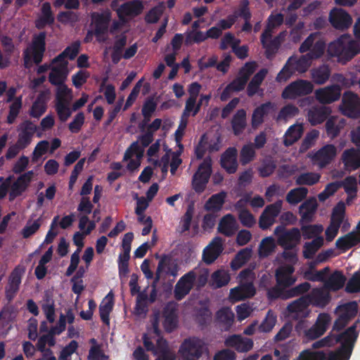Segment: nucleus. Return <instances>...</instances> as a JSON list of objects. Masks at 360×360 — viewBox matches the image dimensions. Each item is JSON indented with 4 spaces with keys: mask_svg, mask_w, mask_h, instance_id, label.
<instances>
[{
    "mask_svg": "<svg viewBox=\"0 0 360 360\" xmlns=\"http://www.w3.org/2000/svg\"><path fill=\"white\" fill-rule=\"evenodd\" d=\"M275 243L272 237H266L262 239L259 245V254L262 257H267L274 251Z\"/></svg>",
    "mask_w": 360,
    "mask_h": 360,
    "instance_id": "69168bd1",
    "label": "nucleus"
},
{
    "mask_svg": "<svg viewBox=\"0 0 360 360\" xmlns=\"http://www.w3.org/2000/svg\"><path fill=\"white\" fill-rule=\"evenodd\" d=\"M276 168V164L272 159L264 160L259 167L258 172L260 176L264 178L271 176Z\"/></svg>",
    "mask_w": 360,
    "mask_h": 360,
    "instance_id": "13d9d810",
    "label": "nucleus"
},
{
    "mask_svg": "<svg viewBox=\"0 0 360 360\" xmlns=\"http://www.w3.org/2000/svg\"><path fill=\"white\" fill-rule=\"evenodd\" d=\"M196 279V274L190 271L182 276L177 281L174 289V297L176 300H182L194 286Z\"/></svg>",
    "mask_w": 360,
    "mask_h": 360,
    "instance_id": "9d476101",
    "label": "nucleus"
},
{
    "mask_svg": "<svg viewBox=\"0 0 360 360\" xmlns=\"http://www.w3.org/2000/svg\"><path fill=\"white\" fill-rule=\"evenodd\" d=\"M302 236L304 239H310L316 237L323 231L321 225H303L301 227Z\"/></svg>",
    "mask_w": 360,
    "mask_h": 360,
    "instance_id": "338daca9",
    "label": "nucleus"
},
{
    "mask_svg": "<svg viewBox=\"0 0 360 360\" xmlns=\"http://www.w3.org/2000/svg\"><path fill=\"white\" fill-rule=\"evenodd\" d=\"M342 89L338 84H332L315 91L316 99L321 104H330L340 99Z\"/></svg>",
    "mask_w": 360,
    "mask_h": 360,
    "instance_id": "f8f14e48",
    "label": "nucleus"
},
{
    "mask_svg": "<svg viewBox=\"0 0 360 360\" xmlns=\"http://www.w3.org/2000/svg\"><path fill=\"white\" fill-rule=\"evenodd\" d=\"M246 115V111L244 109H239L233 116L231 127L236 136L241 134L245 130L247 126Z\"/></svg>",
    "mask_w": 360,
    "mask_h": 360,
    "instance_id": "e433bc0d",
    "label": "nucleus"
},
{
    "mask_svg": "<svg viewBox=\"0 0 360 360\" xmlns=\"http://www.w3.org/2000/svg\"><path fill=\"white\" fill-rule=\"evenodd\" d=\"M289 58H292L290 66L293 69L295 73L296 72L300 73L305 72L311 65L312 60L307 54L302 55L300 58L292 56Z\"/></svg>",
    "mask_w": 360,
    "mask_h": 360,
    "instance_id": "ea45409f",
    "label": "nucleus"
},
{
    "mask_svg": "<svg viewBox=\"0 0 360 360\" xmlns=\"http://www.w3.org/2000/svg\"><path fill=\"white\" fill-rule=\"evenodd\" d=\"M317 202L315 198L305 200L299 207V213L301 215V221L303 223L311 222L317 209Z\"/></svg>",
    "mask_w": 360,
    "mask_h": 360,
    "instance_id": "c756f323",
    "label": "nucleus"
},
{
    "mask_svg": "<svg viewBox=\"0 0 360 360\" xmlns=\"http://www.w3.org/2000/svg\"><path fill=\"white\" fill-rule=\"evenodd\" d=\"M234 314L229 307H222L216 313V321L224 330H229L234 321Z\"/></svg>",
    "mask_w": 360,
    "mask_h": 360,
    "instance_id": "c9c22d12",
    "label": "nucleus"
},
{
    "mask_svg": "<svg viewBox=\"0 0 360 360\" xmlns=\"http://www.w3.org/2000/svg\"><path fill=\"white\" fill-rule=\"evenodd\" d=\"M212 172V160L206 157L199 165L197 172L193 176L192 186L194 191L200 193L205 189Z\"/></svg>",
    "mask_w": 360,
    "mask_h": 360,
    "instance_id": "6e6552de",
    "label": "nucleus"
},
{
    "mask_svg": "<svg viewBox=\"0 0 360 360\" xmlns=\"http://www.w3.org/2000/svg\"><path fill=\"white\" fill-rule=\"evenodd\" d=\"M342 161L347 169L356 170L360 167V150L347 149L343 152Z\"/></svg>",
    "mask_w": 360,
    "mask_h": 360,
    "instance_id": "f704fd0d",
    "label": "nucleus"
},
{
    "mask_svg": "<svg viewBox=\"0 0 360 360\" xmlns=\"http://www.w3.org/2000/svg\"><path fill=\"white\" fill-rule=\"evenodd\" d=\"M96 220L90 221L86 215H80L79 218L78 227L83 231V233L87 236L96 228Z\"/></svg>",
    "mask_w": 360,
    "mask_h": 360,
    "instance_id": "052dcab7",
    "label": "nucleus"
},
{
    "mask_svg": "<svg viewBox=\"0 0 360 360\" xmlns=\"http://www.w3.org/2000/svg\"><path fill=\"white\" fill-rule=\"evenodd\" d=\"M281 44V38L279 36L274 37L264 42V44H262L263 48L265 49V56L267 59L271 60L274 58L275 54L277 53Z\"/></svg>",
    "mask_w": 360,
    "mask_h": 360,
    "instance_id": "8fccbe9b",
    "label": "nucleus"
},
{
    "mask_svg": "<svg viewBox=\"0 0 360 360\" xmlns=\"http://www.w3.org/2000/svg\"><path fill=\"white\" fill-rule=\"evenodd\" d=\"M314 85L311 82L297 79L287 85L281 93L282 98L285 100H295L298 98L306 96L312 93Z\"/></svg>",
    "mask_w": 360,
    "mask_h": 360,
    "instance_id": "20e7f679",
    "label": "nucleus"
},
{
    "mask_svg": "<svg viewBox=\"0 0 360 360\" xmlns=\"http://www.w3.org/2000/svg\"><path fill=\"white\" fill-rule=\"evenodd\" d=\"M337 310L340 312V316L344 319L350 321L356 316L358 312V304L356 301H352L340 305Z\"/></svg>",
    "mask_w": 360,
    "mask_h": 360,
    "instance_id": "c03bdc74",
    "label": "nucleus"
},
{
    "mask_svg": "<svg viewBox=\"0 0 360 360\" xmlns=\"http://www.w3.org/2000/svg\"><path fill=\"white\" fill-rule=\"evenodd\" d=\"M226 197L225 191H221L218 193L212 195L206 202L205 207L207 210L218 211L221 210L224 204Z\"/></svg>",
    "mask_w": 360,
    "mask_h": 360,
    "instance_id": "37998d69",
    "label": "nucleus"
},
{
    "mask_svg": "<svg viewBox=\"0 0 360 360\" xmlns=\"http://www.w3.org/2000/svg\"><path fill=\"white\" fill-rule=\"evenodd\" d=\"M34 176L32 170L21 174L12 184L9 193L10 200L21 195L27 188Z\"/></svg>",
    "mask_w": 360,
    "mask_h": 360,
    "instance_id": "a211bd4d",
    "label": "nucleus"
},
{
    "mask_svg": "<svg viewBox=\"0 0 360 360\" xmlns=\"http://www.w3.org/2000/svg\"><path fill=\"white\" fill-rule=\"evenodd\" d=\"M356 323L349 326L344 332L336 335V344L340 347L335 352H330L326 357L323 351L311 352L304 350L299 355L300 360H349L352 355L355 342L359 337Z\"/></svg>",
    "mask_w": 360,
    "mask_h": 360,
    "instance_id": "f257e3e1",
    "label": "nucleus"
},
{
    "mask_svg": "<svg viewBox=\"0 0 360 360\" xmlns=\"http://www.w3.org/2000/svg\"><path fill=\"white\" fill-rule=\"evenodd\" d=\"M256 292L255 288L252 283H246L231 290L232 299L240 301L252 297Z\"/></svg>",
    "mask_w": 360,
    "mask_h": 360,
    "instance_id": "7c9ffc66",
    "label": "nucleus"
},
{
    "mask_svg": "<svg viewBox=\"0 0 360 360\" xmlns=\"http://www.w3.org/2000/svg\"><path fill=\"white\" fill-rule=\"evenodd\" d=\"M346 281V277L342 271H334L325 281V287L332 291H338L343 288Z\"/></svg>",
    "mask_w": 360,
    "mask_h": 360,
    "instance_id": "4c0bfd02",
    "label": "nucleus"
},
{
    "mask_svg": "<svg viewBox=\"0 0 360 360\" xmlns=\"http://www.w3.org/2000/svg\"><path fill=\"white\" fill-rule=\"evenodd\" d=\"M307 297L310 304L321 308L328 305L331 300L330 293L321 288L313 289Z\"/></svg>",
    "mask_w": 360,
    "mask_h": 360,
    "instance_id": "cd10ccee",
    "label": "nucleus"
},
{
    "mask_svg": "<svg viewBox=\"0 0 360 360\" xmlns=\"http://www.w3.org/2000/svg\"><path fill=\"white\" fill-rule=\"evenodd\" d=\"M208 350L204 340L198 337L186 338L180 345L179 352L182 360H199Z\"/></svg>",
    "mask_w": 360,
    "mask_h": 360,
    "instance_id": "7ed1b4c3",
    "label": "nucleus"
},
{
    "mask_svg": "<svg viewBox=\"0 0 360 360\" xmlns=\"http://www.w3.org/2000/svg\"><path fill=\"white\" fill-rule=\"evenodd\" d=\"M312 81L319 85L325 84L330 78L331 70L328 65L322 64L310 70Z\"/></svg>",
    "mask_w": 360,
    "mask_h": 360,
    "instance_id": "72a5a7b5",
    "label": "nucleus"
},
{
    "mask_svg": "<svg viewBox=\"0 0 360 360\" xmlns=\"http://www.w3.org/2000/svg\"><path fill=\"white\" fill-rule=\"evenodd\" d=\"M91 20L95 27L94 33L97 37L107 34L111 20V13L108 10L102 13H92Z\"/></svg>",
    "mask_w": 360,
    "mask_h": 360,
    "instance_id": "f3484780",
    "label": "nucleus"
},
{
    "mask_svg": "<svg viewBox=\"0 0 360 360\" xmlns=\"http://www.w3.org/2000/svg\"><path fill=\"white\" fill-rule=\"evenodd\" d=\"M319 34L316 32L311 33L301 44L299 51L304 53L309 51L307 54L311 60L321 58L326 50V43L323 39H318Z\"/></svg>",
    "mask_w": 360,
    "mask_h": 360,
    "instance_id": "0eeeda50",
    "label": "nucleus"
},
{
    "mask_svg": "<svg viewBox=\"0 0 360 360\" xmlns=\"http://www.w3.org/2000/svg\"><path fill=\"white\" fill-rule=\"evenodd\" d=\"M56 111L59 120L62 122H65L71 116L72 110L69 107V101L68 102H56L55 105Z\"/></svg>",
    "mask_w": 360,
    "mask_h": 360,
    "instance_id": "864d4df0",
    "label": "nucleus"
},
{
    "mask_svg": "<svg viewBox=\"0 0 360 360\" xmlns=\"http://www.w3.org/2000/svg\"><path fill=\"white\" fill-rule=\"evenodd\" d=\"M295 268L292 264H284L278 266L275 271L276 283L283 288H290L296 282L297 278L293 276Z\"/></svg>",
    "mask_w": 360,
    "mask_h": 360,
    "instance_id": "4468645a",
    "label": "nucleus"
},
{
    "mask_svg": "<svg viewBox=\"0 0 360 360\" xmlns=\"http://www.w3.org/2000/svg\"><path fill=\"white\" fill-rule=\"evenodd\" d=\"M302 134V127L300 124L290 126L285 134L283 144L285 146H290L297 142Z\"/></svg>",
    "mask_w": 360,
    "mask_h": 360,
    "instance_id": "79ce46f5",
    "label": "nucleus"
},
{
    "mask_svg": "<svg viewBox=\"0 0 360 360\" xmlns=\"http://www.w3.org/2000/svg\"><path fill=\"white\" fill-rule=\"evenodd\" d=\"M335 155L336 148L332 144H328L316 152L312 159L323 168L330 164Z\"/></svg>",
    "mask_w": 360,
    "mask_h": 360,
    "instance_id": "b1692460",
    "label": "nucleus"
},
{
    "mask_svg": "<svg viewBox=\"0 0 360 360\" xmlns=\"http://www.w3.org/2000/svg\"><path fill=\"white\" fill-rule=\"evenodd\" d=\"M223 244L220 237H215L203 250L202 260L207 264H212L222 252Z\"/></svg>",
    "mask_w": 360,
    "mask_h": 360,
    "instance_id": "6ab92c4d",
    "label": "nucleus"
},
{
    "mask_svg": "<svg viewBox=\"0 0 360 360\" xmlns=\"http://www.w3.org/2000/svg\"><path fill=\"white\" fill-rule=\"evenodd\" d=\"M321 175L315 172H304L297 176L295 179L297 185L313 186L320 180Z\"/></svg>",
    "mask_w": 360,
    "mask_h": 360,
    "instance_id": "3c124183",
    "label": "nucleus"
},
{
    "mask_svg": "<svg viewBox=\"0 0 360 360\" xmlns=\"http://www.w3.org/2000/svg\"><path fill=\"white\" fill-rule=\"evenodd\" d=\"M256 157L255 149L253 144L249 143L243 145L240 151L239 160L243 166H245L255 160Z\"/></svg>",
    "mask_w": 360,
    "mask_h": 360,
    "instance_id": "a18cd8bd",
    "label": "nucleus"
},
{
    "mask_svg": "<svg viewBox=\"0 0 360 360\" xmlns=\"http://www.w3.org/2000/svg\"><path fill=\"white\" fill-rule=\"evenodd\" d=\"M345 291L349 293L360 292V274L355 272L352 277L348 281Z\"/></svg>",
    "mask_w": 360,
    "mask_h": 360,
    "instance_id": "774afa93",
    "label": "nucleus"
},
{
    "mask_svg": "<svg viewBox=\"0 0 360 360\" xmlns=\"http://www.w3.org/2000/svg\"><path fill=\"white\" fill-rule=\"evenodd\" d=\"M143 343L146 349L151 352L157 358L165 359V360H174V355L170 352L168 343L162 337H158L156 340V345H154L150 338L146 334L143 335Z\"/></svg>",
    "mask_w": 360,
    "mask_h": 360,
    "instance_id": "423d86ee",
    "label": "nucleus"
},
{
    "mask_svg": "<svg viewBox=\"0 0 360 360\" xmlns=\"http://www.w3.org/2000/svg\"><path fill=\"white\" fill-rule=\"evenodd\" d=\"M230 276L228 274L222 271H216L212 275V285L215 288H221L229 283Z\"/></svg>",
    "mask_w": 360,
    "mask_h": 360,
    "instance_id": "bf43d9fd",
    "label": "nucleus"
},
{
    "mask_svg": "<svg viewBox=\"0 0 360 360\" xmlns=\"http://www.w3.org/2000/svg\"><path fill=\"white\" fill-rule=\"evenodd\" d=\"M252 256V249L245 248L236 255L235 257L231 262V267L233 270H238L241 268Z\"/></svg>",
    "mask_w": 360,
    "mask_h": 360,
    "instance_id": "a19ab883",
    "label": "nucleus"
},
{
    "mask_svg": "<svg viewBox=\"0 0 360 360\" xmlns=\"http://www.w3.org/2000/svg\"><path fill=\"white\" fill-rule=\"evenodd\" d=\"M309 305V298L307 295L302 296L289 304L287 309L292 319L304 318L307 316V309Z\"/></svg>",
    "mask_w": 360,
    "mask_h": 360,
    "instance_id": "a878e982",
    "label": "nucleus"
},
{
    "mask_svg": "<svg viewBox=\"0 0 360 360\" xmlns=\"http://www.w3.org/2000/svg\"><path fill=\"white\" fill-rule=\"evenodd\" d=\"M330 268L326 266L320 271L313 272L307 270L304 273V278L311 281H326V275L329 273Z\"/></svg>",
    "mask_w": 360,
    "mask_h": 360,
    "instance_id": "680f3d73",
    "label": "nucleus"
},
{
    "mask_svg": "<svg viewBox=\"0 0 360 360\" xmlns=\"http://www.w3.org/2000/svg\"><path fill=\"white\" fill-rule=\"evenodd\" d=\"M308 193L305 187H297L290 190L286 195V201L291 205H296L304 200Z\"/></svg>",
    "mask_w": 360,
    "mask_h": 360,
    "instance_id": "49530a36",
    "label": "nucleus"
},
{
    "mask_svg": "<svg viewBox=\"0 0 360 360\" xmlns=\"http://www.w3.org/2000/svg\"><path fill=\"white\" fill-rule=\"evenodd\" d=\"M22 108V97L16 98L9 107V112L7 116V122L13 124L18 117L20 109Z\"/></svg>",
    "mask_w": 360,
    "mask_h": 360,
    "instance_id": "4d7b16f0",
    "label": "nucleus"
},
{
    "mask_svg": "<svg viewBox=\"0 0 360 360\" xmlns=\"http://www.w3.org/2000/svg\"><path fill=\"white\" fill-rule=\"evenodd\" d=\"M46 32H41L34 36L32 44L33 61L35 64H39L44 57L46 51Z\"/></svg>",
    "mask_w": 360,
    "mask_h": 360,
    "instance_id": "393cba45",
    "label": "nucleus"
},
{
    "mask_svg": "<svg viewBox=\"0 0 360 360\" xmlns=\"http://www.w3.org/2000/svg\"><path fill=\"white\" fill-rule=\"evenodd\" d=\"M46 110V103L42 94H39L32 103L30 115L34 118H39Z\"/></svg>",
    "mask_w": 360,
    "mask_h": 360,
    "instance_id": "de8ad7c7",
    "label": "nucleus"
},
{
    "mask_svg": "<svg viewBox=\"0 0 360 360\" xmlns=\"http://www.w3.org/2000/svg\"><path fill=\"white\" fill-rule=\"evenodd\" d=\"M345 215V205L343 202H338L333 210L330 224L340 227Z\"/></svg>",
    "mask_w": 360,
    "mask_h": 360,
    "instance_id": "603ef678",
    "label": "nucleus"
},
{
    "mask_svg": "<svg viewBox=\"0 0 360 360\" xmlns=\"http://www.w3.org/2000/svg\"><path fill=\"white\" fill-rule=\"evenodd\" d=\"M68 72V70L52 66L49 75V81L53 85H61L64 83Z\"/></svg>",
    "mask_w": 360,
    "mask_h": 360,
    "instance_id": "09e8293b",
    "label": "nucleus"
},
{
    "mask_svg": "<svg viewBox=\"0 0 360 360\" xmlns=\"http://www.w3.org/2000/svg\"><path fill=\"white\" fill-rule=\"evenodd\" d=\"M54 22L55 18L51 10V4L44 2L41 7V15L34 21L35 27L38 30H43L47 25H52Z\"/></svg>",
    "mask_w": 360,
    "mask_h": 360,
    "instance_id": "bb28decb",
    "label": "nucleus"
},
{
    "mask_svg": "<svg viewBox=\"0 0 360 360\" xmlns=\"http://www.w3.org/2000/svg\"><path fill=\"white\" fill-rule=\"evenodd\" d=\"M276 321V316L269 310L265 319L258 326V330L262 333H269L275 326Z\"/></svg>",
    "mask_w": 360,
    "mask_h": 360,
    "instance_id": "5fc2aeb1",
    "label": "nucleus"
},
{
    "mask_svg": "<svg viewBox=\"0 0 360 360\" xmlns=\"http://www.w3.org/2000/svg\"><path fill=\"white\" fill-rule=\"evenodd\" d=\"M273 108L274 105L270 101L262 103L257 107L252 115V127L257 128L262 124L264 122V116L267 115Z\"/></svg>",
    "mask_w": 360,
    "mask_h": 360,
    "instance_id": "473e14b6",
    "label": "nucleus"
},
{
    "mask_svg": "<svg viewBox=\"0 0 360 360\" xmlns=\"http://www.w3.org/2000/svg\"><path fill=\"white\" fill-rule=\"evenodd\" d=\"M225 345L234 348L238 352H247L253 347V340L239 335H232L225 340Z\"/></svg>",
    "mask_w": 360,
    "mask_h": 360,
    "instance_id": "4be33fe9",
    "label": "nucleus"
},
{
    "mask_svg": "<svg viewBox=\"0 0 360 360\" xmlns=\"http://www.w3.org/2000/svg\"><path fill=\"white\" fill-rule=\"evenodd\" d=\"M354 34L359 41L354 40L349 34H345L330 42L328 47V54L349 61L360 53V17L354 25Z\"/></svg>",
    "mask_w": 360,
    "mask_h": 360,
    "instance_id": "f03ea898",
    "label": "nucleus"
},
{
    "mask_svg": "<svg viewBox=\"0 0 360 360\" xmlns=\"http://www.w3.org/2000/svg\"><path fill=\"white\" fill-rule=\"evenodd\" d=\"M41 225V218L39 217L37 220L32 221L28 220L25 227L21 231L23 238H28L34 235L40 228Z\"/></svg>",
    "mask_w": 360,
    "mask_h": 360,
    "instance_id": "6e6d98bb",
    "label": "nucleus"
},
{
    "mask_svg": "<svg viewBox=\"0 0 360 360\" xmlns=\"http://www.w3.org/2000/svg\"><path fill=\"white\" fill-rule=\"evenodd\" d=\"M274 235L277 237V243L285 250L295 248L301 240V233L298 228L286 230L284 226H277L274 229Z\"/></svg>",
    "mask_w": 360,
    "mask_h": 360,
    "instance_id": "39448f33",
    "label": "nucleus"
},
{
    "mask_svg": "<svg viewBox=\"0 0 360 360\" xmlns=\"http://www.w3.org/2000/svg\"><path fill=\"white\" fill-rule=\"evenodd\" d=\"M143 6L139 0H133L122 4L117 10L118 18L125 21V16H137L141 13Z\"/></svg>",
    "mask_w": 360,
    "mask_h": 360,
    "instance_id": "412c9836",
    "label": "nucleus"
},
{
    "mask_svg": "<svg viewBox=\"0 0 360 360\" xmlns=\"http://www.w3.org/2000/svg\"><path fill=\"white\" fill-rule=\"evenodd\" d=\"M237 155L238 152L236 148L229 147L221 156V166L230 174H234L237 171L238 166Z\"/></svg>",
    "mask_w": 360,
    "mask_h": 360,
    "instance_id": "5701e85b",
    "label": "nucleus"
},
{
    "mask_svg": "<svg viewBox=\"0 0 360 360\" xmlns=\"http://www.w3.org/2000/svg\"><path fill=\"white\" fill-rule=\"evenodd\" d=\"M292 60V58H288L283 68L278 73L276 78L278 82H286L295 74L293 69L290 66Z\"/></svg>",
    "mask_w": 360,
    "mask_h": 360,
    "instance_id": "0e129e2a",
    "label": "nucleus"
},
{
    "mask_svg": "<svg viewBox=\"0 0 360 360\" xmlns=\"http://www.w3.org/2000/svg\"><path fill=\"white\" fill-rule=\"evenodd\" d=\"M360 243V231L359 233L349 232L344 236L340 237L335 242L336 247L343 251L349 250Z\"/></svg>",
    "mask_w": 360,
    "mask_h": 360,
    "instance_id": "2f4dec72",
    "label": "nucleus"
},
{
    "mask_svg": "<svg viewBox=\"0 0 360 360\" xmlns=\"http://www.w3.org/2000/svg\"><path fill=\"white\" fill-rule=\"evenodd\" d=\"M342 113L350 118L360 117V98L359 96L350 91H345L340 106Z\"/></svg>",
    "mask_w": 360,
    "mask_h": 360,
    "instance_id": "1a4fd4ad",
    "label": "nucleus"
},
{
    "mask_svg": "<svg viewBox=\"0 0 360 360\" xmlns=\"http://www.w3.org/2000/svg\"><path fill=\"white\" fill-rule=\"evenodd\" d=\"M330 107L325 105H314L309 108L307 112V120L311 126H316L327 121L331 113Z\"/></svg>",
    "mask_w": 360,
    "mask_h": 360,
    "instance_id": "aec40b11",
    "label": "nucleus"
},
{
    "mask_svg": "<svg viewBox=\"0 0 360 360\" xmlns=\"http://www.w3.org/2000/svg\"><path fill=\"white\" fill-rule=\"evenodd\" d=\"M37 131V126L30 120L22 122L18 127V137L16 143L24 149L32 142Z\"/></svg>",
    "mask_w": 360,
    "mask_h": 360,
    "instance_id": "dca6fc26",
    "label": "nucleus"
},
{
    "mask_svg": "<svg viewBox=\"0 0 360 360\" xmlns=\"http://www.w3.org/2000/svg\"><path fill=\"white\" fill-rule=\"evenodd\" d=\"M113 301L108 300L106 302H102L99 306V314L101 321L106 325L110 323V314L113 308Z\"/></svg>",
    "mask_w": 360,
    "mask_h": 360,
    "instance_id": "e2e57ef3",
    "label": "nucleus"
},
{
    "mask_svg": "<svg viewBox=\"0 0 360 360\" xmlns=\"http://www.w3.org/2000/svg\"><path fill=\"white\" fill-rule=\"evenodd\" d=\"M238 229V224L234 216L231 214L224 215L220 220L218 231L227 237L235 234Z\"/></svg>",
    "mask_w": 360,
    "mask_h": 360,
    "instance_id": "c85d7f7f",
    "label": "nucleus"
},
{
    "mask_svg": "<svg viewBox=\"0 0 360 360\" xmlns=\"http://www.w3.org/2000/svg\"><path fill=\"white\" fill-rule=\"evenodd\" d=\"M330 322V316L328 314H320L315 323L309 328L304 330V338L307 341L314 340L324 334Z\"/></svg>",
    "mask_w": 360,
    "mask_h": 360,
    "instance_id": "9b49d317",
    "label": "nucleus"
},
{
    "mask_svg": "<svg viewBox=\"0 0 360 360\" xmlns=\"http://www.w3.org/2000/svg\"><path fill=\"white\" fill-rule=\"evenodd\" d=\"M163 326L168 333L172 332L178 324V304L174 301L168 302L163 308Z\"/></svg>",
    "mask_w": 360,
    "mask_h": 360,
    "instance_id": "ddd939ff",
    "label": "nucleus"
},
{
    "mask_svg": "<svg viewBox=\"0 0 360 360\" xmlns=\"http://www.w3.org/2000/svg\"><path fill=\"white\" fill-rule=\"evenodd\" d=\"M329 21L337 30L348 29L352 23L351 15L342 8H335L330 12Z\"/></svg>",
    "mask_w": 360,
    "mask_h": 360,
    "instance_id": "2eb2a0df",
    "label": "nucleus"
},
{
    "mask_svg": "<svg viewBox=\"0 0 360 360\" xmlns=\"http://www.w3.org/2000/svg\"><path fill=\"white\" fill-rule=\"evenodd\" d=\"M323 244V238L316 236L311 242H307L303 246V257L305 259H312L316 252Z\"/></svg>",
    "mask_w": 360,
    "mask_h": 360,
    "instance_id": "58836bf2",
    "label": "nucleus"
}]
</instances>
